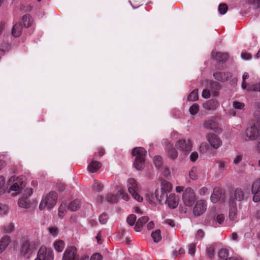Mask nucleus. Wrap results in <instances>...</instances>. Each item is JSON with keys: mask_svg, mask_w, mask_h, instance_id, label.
Returning <instances> with one entry per match:
<instances>
[{"mask_svg": "<svg viewBox=\"0 0 260 260\" xmlns=\"http://www.w3.org/2000/svg\"><path fill=\"white\" fill-rule=\"evenodd\" d=\"M213 76L216 80L220 81L226 80L229 77L228 74H225L221 72H216L214 74Z\"/></svg>", "mask_w": 260, "mask_h": 260, "instance_id": "473e14b6", "label": "nucleus"}, {"mask_svg": "<svg viewBox=\"0 0 260 260\" xmlns=\"http://www.w3.org/2000/svg\"><path fill=\"white\" fill-rule=\"evenodd\" d=\"M198 157V153L197 152H193L190 155V159L192 161L194 162L197 160Z\"/></svg>", "mask_w": 260, "mask_h": 260, "instance_id": "680f3d73", "label": "nucleus"}, {"mask_svg": "<svg viewBox=\"0 0 260 260\" xmlns=\"http://www.w3.org/2000/svg\"><path fill=\"white\" fill-rule=\"evenodd\" d=\"M145 198L147 201L151 205H156L159 203L155 193L154 194L151 192H148L145 194Z\"/></svg>", "mask_w": 260, "mask_h": 260, "instance_id": "4be33fe9", "label": "nucleus"}, {"mask_svg": "<svg viewBox=\"0 0 260 260\" xmlns=\"http://www.w3.org/2000/svg\"><path fill=\"white\" fill-rule=\"evenodd\" d=\"M203 126L204 128L208 129L214 130L217 132L216 129L217 128L216 123L213 120H208L204 123Z\"/></svg>", "mask_w": 260, "mask_h": 260, "instance_id": "cd10ccee", "label": "nucleus"}, {"mask_svg": "<svg viewBox=\"0 0 260 260\" xmlns=\"http://www.w3.org/2000/svg\"><path fill=\"white\" fill-rule=\"evenodd\" d=\"M218 167L220 170H225L228 167V164L226 161L220 160L218 161Z\"/></svg>", "mask_w": 260, "mask_h": 260, "instance_id": "8fccbe9b", "label": "nucleus"}, {"mask_svg": "<svg viewBox=\"0 0 260 260\" xmlns=\"http://www.w3.org/2000/svg\"><path fill=\"white\" fill-rule=\"evenodd\" d=\"M218 256L223 259H226L228 256V251L226 249H221L218 252Z\"/></svg>", "mask_w": 260, "mask_h": 260, "instance_id": "a18cd8bd", "label": "nucleus"}, {"mask_svg": "<svg viewBox=\"0 0 260 260\" xmlns=\"http://www.w3.org/2000/svg\"><path fill=\"white\" fill-rule=\"evenodd\" d=\"M260 190V178L255 180L252 184L251 192Z\"/></svg>", "mask_w": 260, "mask_h": 260, "instance_id": "58836bf2", "label": "nucleus"}, {"mask_svg": "<svg viewBox=\"0 0 260 260\" xmlns=\"http://www.w3.org/2000/svg\"><path fill=\"white\" fill-rule=\"evenodd\" d=\"M25 186L24 179L22 176H11L7 182L6 192L10 193L15 192L16 194L19 193Z\"/></svg>", "mask_w": 260, "mask_h": 260, "instance_id": "f257e3e1", "label": "nucleus"}, {"mask_svg": "<svg viewBox=\"0 0 260 260\" xmlns=\"http://www.w3.org/2000/svg\"><path fill=\"white\" fill-rule=\"evenodd\" d=\"M237 205H230L229 218L232 221L236 220L237 217Z\"/></svg>", "mask_w": 260, "mask_h": 260, "instance_id": "c756f323", "label": "nucleus"}, {"mask_svg": "<svg viewBox=\"0 0 260 260\" xmlns=\"http://www.w3.org/2000/svg\"><path fill=\"white\" fill-rule=\"evenodd\" d=\"M19 207L23 208H28L30 207V201L28 197H22L19 199L18 201Z\"/></svg>", "mask_w": 260, "mask_h": 260, "instance_id": "a878e982", "label": "nucleus"}, {"mask_svg": "<svg viewBox=\"0 0 260 260\" xmlns=\"http://www.w3.org/2000/svg\"><path fill=\"white\" fill-rule=\"evenodd\" d=\"M67 211V205L65 203H62L58 208V215L60 218H62Z\"/></svg>", "mask_w": 260, "mask_h": 260, "instance_id": "c9c22d12", "label": "nucleus"}, {"mask_svg": "<svg viewBox=\"0 0 260 260\" xmlns=\"http://www.w3.org/2000/svg\"><path fill=\"white\" fill-rule=\"evenodd\" d=\"M202 96L205 99H208L210 96V93L209 90L204 89L202 94Z\"/></svg>", "mask_w": 260, "mask_h": 260, "instance_id": "0e129e2a", "label": "nucleus"}, {"mask_svg": "<svg viewBox=\"0 0 260 260\" xmlns=\"http://www.w3.org/2000/svg\"><path fill=\"white\" fill-rule=\"evenodd\" d=\"M151 236L155 242H158L161 239L160 231L159 230H156L151 234Z\"/></svg>", "mask_w": 260, "mask_h": 260, "instance_id": "e433bc0d", "label": "nucleus"}, {"mask_svg": "<svg viewBox=\"0 0 260 260\" xmlns=\"http://www.w3.org/2000/svg\"><path fill=\"white\" fill-rule=\"evenodd\" d=\"M207 207V204L205 200H200L197 201L193 209V214L197 216L202 215L206 210Z\"/></svg>", "mask_w": 260, "mask_h": 260, "instance_id": "9b49d317", "label": "nucleus"}, {"mask_svg": "<svg viewBox=\"0 0 260 260\" xmlns=\"http://www.w3.org/2000/svg\"><path fill=\"white\" fill-rule=\"evenodd\" d=\"M196 200L193 190L190 187L186 188L182 194V201L186 206L191 207Z\"/></svg>", "mask_w": 260, "mask_h": 260, "instance_id": "6e6552de", "label": "nucleus"}, {"mask_svg": "<svg viewBox=\"0 0 260 260\" xmlns=\"http://www.w3.org/2000/svg\"><path fill=\"white\" fill-rule=\"evenodd\" d=\"M154 163L157 168H160L162 164V159L160 156H155L153 159Z\"/></svg>", "mask_w": 260, "mask_h": 260, "instance_id": "c03bdc74", "label": "nucleus"}, {"mask_svg": "<svg viewBox=\"0 0 260 260\" xmlns=\"http://www.w3.org/2000/svg\"><path fill=\"white\" fill-rule=\"evenodd\" d=\"M37 256L42 260H54V254L50 248L42 246L39 249Z\"/></svg>", "mask_w": 260, "mask_h": 260, "instance_id": "1a4fd4ad", "label": "nucleus"}, {"mask_svg": "<svg viewBox=\"0 0 260 260\" xmlns=\"http://www.w3.org/2000/svg\"><path fill=\"white\" fill-rule=\"evenodd\" d=\"M22 30V26L20 23L15 24L12 30V35L16 38L19 37L21 34Z\"/></svg>", "mask_w": 260, "mask_h": 260, "instance_id": "393cba45", "label": "nucleus"}, {"mask_svg": "<svg viewBox=\"0 0 260 260\" xmlns=\"http://www.w3.org/2000/svg\"><path fill=\"white\" fill-rule=\"evenodd\" d=\"M199 193L201 196H205L208 193V189L207 187H202L199 191Z\"/></svg>", "mask_w": 260, "mask_h": 260, "instance_id": "052dcab7", "label": "nucleus"}, {"mask_svg": "<svg viewBox=\"0 0 260 260\" xmlns=\"http://www.w3.org/2000/svg\"><path fill=\"white\" fill-rule=\"evenodd\" d=\"M81 202L79 200H75L70 203L69 205V208L72 211L77 210L80 207Z\"/></svg>", "mask_w": 260, "mask_h": 260, "instance_id": "f704fd0d", "label": "nucleus"}, {"mask_svg": "<svg viewBox=\"0 0 260 260\" xmlns=\"http://www.w3.org/2000/svg\"><path fill=\"white\" fill-rule=\"evenodd\" d=\"M53 247L57 252H61L64 248L65 243L62 240H56L53 243Z\"/></svg>", "mask_w": 260, "mask_h": 260, "instance_id": "bb28decb", "label": "nucleus"}, {"mask_svg": "<svg viewBox=\"0 0 260 260\" xmlns=\"http://www.w3.org/2000/svg\"><path fill=\"white\" fill-rule=\"evenodd\" d=\"M209 149V146L206 142H203L201 143L200 149L202 153H205L207 152Z\"/></svg>", "mask_w": 260, "mask_h": 260, "instance_id": "5fc2aeb1", "label": "nucleus"}, {"mask_svg": "<svg viewBox=\"0 0 260 260\" xmlns=\"http://www.w3.org/2000/svg\"><path fill=\"white\" fill-rule=\"evenodd\" d=\"M48 231L53 236H56L58 233V228L56 227H50L48 228Z\"/></svg>", "mask_w": 260, "mask_h": 260, "instance_id": "13d9d810", "label": "nucleus"}, {"mask_svg": "<svg viewBox=\"0 0 260 260\" xmlns=\"http://www.w3.org/2000/svg\"><path fill=\"white\" fill-rule=\"evenodd\" d=\"M201 170L197 167H192L188 172L189 178L192 180L198 179L199 174L201 173Z\"/></svg>", "mask_w": 260, "mask_h": 260, "instance_id": "f3484780", "label": "nucleus"}, {"mask_svg": "<svg viewBox=\"0 0 260 260\" xmlns=\"http://www.w3.org/2000/svg\"><path fill=\"white\" fill-rule=\"evenodd\" d=\"M206 138L210 145L214 149H218L222 145V141L219 137L213 134H208Z\"/></svg>", "mask_w": 260, "mask_h": 260, "instance_id": "ddd939ff", "label": "nucleus"}, {"mask_svg": "<svg viewBox=\"0 0 260 260\" xmlns=\"http://www.w3.org/2000/svg\"><path fill=\"white\" fill-rule=\"evenodd\" d=\"M241 56L242 59L245 60H249L251 58L250 54L247 53L242 52Z\"/></svg>", "mask_w": 260, "mask_h": 260, "instance_id": "338daca9", "label": "nucleus"}, {"mask_svg": "<svg viewBox=\"0 0 260 260\" xmlns=\"http://www.w3.org/2000/svg\"><path fill=\"white\" fill-rule=\"evenodd\" d=\"M101 167V164L96 160H92L89 163L87 169L90 173H94L96 172Z\"/></svg>", "mask_w": 260, "mask_h": 260, "instance_id": "6ab92c4d", "label": "nucleus"}, {"mask_svg": "<svg viewBox=\"0 0 260 260\" xmlns=\"http://www.w3.org/2000/svg\"><path fill=\"white\" fill-rule=\"evenodd\" d=\"M250 89L254 91H260V83L258 84L251 86Z\"/></svg>", "mask_w": 260, "mask_h": 260, "instance_id": "774afa93", "label": "nucleus"}, {"mask_svg": "<svg viewBox=\"0 0 260 260\" xmlns=\"http://www.w3.org/2000/svg\"><path fill=\"white\" fill-rule=\"evenodd\" d=\"M160 189L163 191H165L167 193L170 192L172 189V185L171 183L163 180L160 183Z\"/></svg>", "mask_w": 260, "mask_h": 260, "instance_id": "7c9ffc66", "label": "nucleus"}, {"mask_svg": "<svg viewBox=\"0 0 260 260\" xmlns=\"http://www.w3.org/2000/svg\"><path fill=\"white\" fill-rule=\"evenodd\" d=\"M149 220L148 216H143L138 219L136 222L135 230L137 232H140L141 231L143 224L146 223Z\"/></svg>", "mask_w": 260, "mask_h": 260, "instance_id": "412c9836", "label": "nucleus"}, {"mask_svg": "<svg viewBox=\"0 0 260 260\" xmlns=\"http://www.w3.org/2000/svg\"><path fill=\"white\" fill-rule=\"evenodd\" d=\"M127 186L129 192L135 200L142 202L143 198L139 193L141 192V187L137 181L134 178H129L127 181Z\"/></svg>", "mask_w": 260, "mask_h": 260, "instance_id": "39448f33", "label": "nucleus"}, {"mask_svg": "<svg viewBox=\"0 0 260 260\" xmlns=\"http://www.w3.org/2000/svg\"><path fill=\"white\" fill-rule=\"evenodd\" d=\"M260 121H256L252 126L247 128L243 135L245 140H255L259 139Z\"/></svg>", "mask_w": 260, "mask_h": 260, "instance_id": "423d86ee", "label": "nucleus"}, {"mask_svg": "<svg viewBox=\"0 0 260 260\" xmlns=\"http://www.w3.org/2000/svg\"><path fill=\"white\" fill-rule=\"evenodd\" d=\"M225 217L223 214H219L214 217L212 221V224L214 226H216L217 223L222 224L224 221Z\"/></svg>", "mask_w": 260, "mask_h": 260, "instance_id": "2f4dec72", "label": "nucleus"}, {"mask_svg": "<svg viewBox=\"0 0 260 260\" xmlns=\"http://www.w3.org/2000/svg\"><path fill=\"white\" fill-rule=\"evenodd\" d=\"M179 202V198L175 193H171L165 200L166 204L171 209L176 208Z\"/></svg>", "mask_w": 260, "mask_h": 260, "instance_id": "4468645a", "label": "nucleus"}, {"mask_svg": "<svg viewBox=\"0 0 260 260\" xmlns=\"http://www.w3.org/2000/svg\"><path fill=\"white\" fill-rule=\"evenodd\" d=\"M249 75L247 73H244L243 75V82L242 84V87L243 89H245L247 86V84L245 83V80L248 79Z\"/></svg>", "mask_w": 260, "mask_h": 260, "instance_id": "bf43d9fd", "label": "nucleus"}, {"mask_svg": "<svg viewBox=\"0 0 260 260\" xmlns=\"http://www.w3.org/2000/svg\"><path fill=\"white\" fill-rule=\"evenodd\" d=\"M116 193L115 194L109 193L107 195V200L110 203H116L118 201V198L121 197L122 199L128 201L129 197L127 193L124 190L123 188L121 186H116Z\"/></svg>", "mask_w": 260, "mask_h": 260, "instance_id": "0eeeda50", "label": "nucleus"}, {"mask_svg": "<svg viewBox=\"0 0 260 260\" xmlns=\"http://www.w3.org/2000/svg\"><path fill=\"white\" fill-rule=\"evenodd\" d=\"M9 211V208L7 205L0 204V216L7 215Z\"/></svg>", "mask_w": 260, "mask_h": 260, "instance_id": "a19ab883", "label": "nucleus"}, {"mask_svg": "<svg viewBox=\"0 0 260 260\" xmlns=\"http://www.w3.org/2000/svg\"><path fill=\"white\" fill-rule=\"evenodd\" d=\"M187 99L189 101H194L198 99V90H193L188 96Z\"/></svg>", "mask_w": 260, "mask_h": 260, "instance_id": "4c0bfd02", "label": "nucleus"}, {"mask_svg": "<svg viewBox=\"0 0 260 260\" xmlns=\"http://www.w3.org/2000/svg\"><path fill=\"white\" fill-rule=\"evenodd\" d=\"M136 216L134 214H131L127 217V222L130 225H133L136 222Z\"/></svg>", "mask_w": 260, "mask_h": 260, "instance_id": "3c124183", "label": "nucleus"}, {"mask_svg": "<svg viewBox=\"0 0 260 260\" xmlns=\"http://www.w3.org/2000/svg\"><path fill=\"white\" fill-rule=\"evenodd\" d=\"M155 193L156 194L159 203H161V202L165 201L168 197V193L165 192V191L161 190L160 188L156 189Z\"/></svg>", "mask_w": 260, "mask_h": 260, "instance_id": "c85d7f7f", "label": "nucleus"}, {"mask_svg": "<svg viewBox=\"0 0 260 260\" xmlns=\"http://www.w3.org/2000/svg\"><path fill=\"white\" fill-rule=\"evenodd\" d=\"M244 198V193L243 189L237 188L235 189L234 195L230 198V205H237V202H240Z\"/></svg>", "mask_w": 260, "mask_h": 260, "instance_id": "f8f14e48", "label": "nucleus"}, {"mask_svg": "<svg viewBox=\"0 0 260 260\" xmlns=\"http://www.w3.org/2000/svg\"><path fill=\"white\" fill-rule=\"evenodd\" d=\"M57 199V193L54 191H50L45 194L42 198L39 208L41 210L47 208L48 209H52L56 204Z\"/></svg>", "mask_w": 260, "mask_h": 260, "instance_id": "20e7f679", "label": "nucleus"}, {"mask_svg": "<svg viewBox=\"0 0 260 260\" xmlns=\"http://www.w3.org/2000/svg\"><path fill=\"white\" fill-rule=\"evenodd\" d=\"M77 249L74 246L68 247L63 253L62 260H76Z\"/></svg>", "mask_w": 260, "mask_h": 260, "instance_id": "2eb2a0df", "label": "nucleus"}, {"mask_svg": "<svg viewBox=\"0 0 260 260\" xmlns=\"http://www.w3.org/2000/svg\"><path fill=\"white\" fill-rule=\"evenodd\" d=\"M38 246V244L35 241H30L27 237H23L20 249L21 254L25 257L29 258Z\"/></svg>", "mask_w": 260, "mask_h": 260, "instance_id": "f03ea898", "label": "nucleus"}, {"mask_svg": "<svg viewBox=\"0 0 260 260\" xmlns=\"http://www.w3.org/2000/svg\"><path fill=\"white\" fill-rule=\"evenodd\" d=\"M199 111V106L197 104H193L189 108V112L191 115L197 114Z\"/></svg>", "mask_w": 260, "mask_h": 260, "instance_id": "49530a36", "label": "nucleus"}, {"mask_svg": "<svg viewBox=\"0 0 260 260\" xmlns=\"http://www.w3.org/2000/svg\"><path fill=\"white\" fill-rule=\"evenodd\" d=\"M132 154L136 156L134 166L137 170H141L144 167L146 151L142 147H137L133 150Z\"/></svg>", "mask_w": 260, "mask_h": 260, "instance_id": "7ed1b4c3", "label": "nucleus"}, {"mask_svg": "<svg viewBox=\"0 0 260 260\" xmlns=\"http://www.w3.org/2000/svg\"><path fill=\"white\" fill-rule=\"evenodd\" d=\"M233 106L235 109L241 110L243 109L245 106V105L243 103L234 101L233 103Z\"/></svg>", "mask_w": 260, "mask_h": 260, "instance_id": "603ef678", "label": "nucleus"}, {"mask_svg": "<svg viewBox=\"0 0 260 260\" xmlns=\"http://www.w3.org/2000/svg\"><path fill=\"white\" fill-rule=\"evenodd\" d=\"M11 242V238L8 236L3 237L0 240V253H2Z\"/></svg>", "mask_w": 260, "mask_h": 260, "instance_id": "a211bd4d", "label": "nucleus"}, {"mask_svg": "<svg viewBox=\"0 0 260 260\" xmlns=\"http://www.w3.org/2000/svg\"><path fill=\"white\" fill-rule=\"evenodd\" d=\"M109 219V217L106 213H103L99 216V221L102 224H104L107 223L108 220Z\"/></svg>", "mask_w": 260, "mask_h": 260, "instance_id": "de8ad7c7", "label": "nucleus"}, {"mask_svg": "<svg viewBox=\"0 0 260 260\" xmlns=\"http://www.w3.org/2000/svg\"><path fill=\"white\" fill-rule=\"evenodd\" d=\"M253 116L255 118L260 119V105L257 104L255 106Z\"/></svg>", "mask_w": 260, "mask_h": 260, "instance_id": "09e8293b", "label": "nucleus"}, {"mask_svg": "<svg viewBox=\"0 0 260 260\" xmlns=\"http://www.w3.org/2000/svg\"><path fill=\"white\" fill-rule=\"evenodd\" d=\"M228 10V7L225 4H221L218 7V11L221 14H224Z\"/></svg>", "mask_w": 260, "mask_h": 260, "instance_id": "864d4df0", "label": "nucleus"}, {"mask_svg": "<svg viewBox=\"0 0 260 260\" xmlns=\"http://www.w3.org/2000/svg\"><path fill=\"white\" fill-rule=\"evenodd\" d=\"M203 107L207 110H214L219 106V103L216 100H209L203 104Z\"/></svg>", "mask_w": 260, "mask_h": 260, "instance_id": "aec40b11", "label": "nucleus"}, {"mask_svg": "<svg viewBox=\"0 0 260 260\" xmlns=\"http://www.w3.org/2000/svg\"><path fill=\"white\" fill-rule=\"evenodd\" d=\"M212 56L219 62H224L228 57V54L226 53L212 52Z\"/></svg>", "mask_w": 260, "mask_h": 260, "instance_id": "b1692460", "label": "nucleus"}, {"mask_svg": "<svg viewBox=\"0 0 260 260\" xmlns=\"http://www.w3.org/2000/svg\"><path fill=\"white\" fill-rule=\"evenodd\" d=\"M103 188V185L100 182L95 181L92 185L93 190L101 191Z\"/></svg>", "mask_w": 260, "mask_h": 260, "instance_id": "79ce46f5", "label": "nucleus"}, {"mask_svg": "<svg viewBox=\"0 0 260 260\" xmlns=\"http://www.w3.org/2000/svg\"><path fill=\"white\" fill-rule=\"evenodd\" d=\"M251 192L253 194V201L254 202H258L260 201V190Z\"/></svg>", "mask_w": 260, "mask_h": 260, "instance_id": "6e6d98bb", "label": "nucleus"}, {"mask_svg": "<svg viewBox=\"0 0 260 260\" xmlns=\"http://www.w3.org/2000/svg\"><path fill=\"white\" fill-rule=\"evenodd\" d=\"M195 245L191 244L188 246V253L191 255H193L195 252Z\"/></svg>", "mask_w": 260, "mask_h": 260, "instance_id": "e2e57ef3", "label": "nucleus"}, {"mask_svg": "<svg viewBox=\"0 0 260 260\" xmlns=\"http://www.w3.org/2000/svg\"><path fill=\"white\" fill-rule=\"evenodd\" d=\"M243 159V155L238 154L234 158L233 163L235 165H238Z\"/></svg>", "mask_w": 260, "mask_h": 260, "instance_id": "4d7b16f0", "label": "nucleus"}, {"mask_svg": "<svg viewBox=\"0 0 260 260\" xmlns=\"http://www.w3.org/2000/svg\"><path fill=\"white\" fill-rule=\"evenodd\" d=\"M221 191L219 188H215L211 196V201L213 203H216L221 198Z\"/></svg>", "mask_w": 260, "mask_h": 260, "instance_id": "5701e85b", "label": "nucleus"}, {"mask_svg": "<svg viewBox=\"0 0 260 260\" xmlns=\"http://www.w3.org/2000/svg\"><path fill=\"white\" fill-rule=\"evenodd\" d=\"M22 21L25 27H29L32 23L30 16L29 15H25L23 17Z\"/></svg>", "mask_w": 260, "mask_h": 260, "instance_id": "ea45409f", "label": "nucleus"}, {"mask_svg": "<svg viewBox=\"0 0 260 260\" xmlns=\"http://www.w3.org/2000/svg\"><path fill=\"white\" fill-rule=\"evenodd\" d=\"M14 229V225L12 223H9L4 227V231L5 233H10L13 231Z\"/></svg>", "mask_w": 260, "mask_h": 260, "instance_id": "37998d69", "label": "nucleus"}, {"mask_svg": "<svg viewBox=\"0 0 260 260\" xmlns=\"http://www.w3.org/2000/svg\"><path fill=\"white\" fill-rule=\"evenodd\" d=\"M102 256L99 253L94 254L90 258V260H102Z\"/></svg>", "mask_w": 260, "mask_h": 260, "instance_id": "69168bd1", "label": "nucleus"}, {"mask_svg": "<svg viewBox=\"0 0 260 260\" xmlns=\"http://www.w3.org/2000/svg\"><path fill=\"white\" fill-rule=\"evenodd\" d=\"M165 150L167 152L169 157L172 159H175L178 156L177 151L173 147V146L169 143L166 146Z\"/></svg>", "mask_w": 260, "mask_h": 260, "instance_id": "dca6fc26", "label": "nucleus"}, {"mask_svg": "<svg viewBox=\"0 0 260 260\" xmlns=\"http://www.w3.org/2000/svg\"><path fill=\"white\" fill-rule=\"evenodd\" d=\"M175 146L178 150L184 153L189 152L192 148V143L189 139L179 140L176 142Z\"/></svg>", "mask_w": 260, "mask_h": 260, "instance_id": "9d476101", "label": "nucleus"}, {"mask_svg": "<svg viewBox=\"0 0 260 260\" xmlns=\"http://www.w3.org/2000/svg\"><path fill=\"white\" fill-rule=\"evenodd\" d=\"M7 184H5V179L3 176H0V194H2L6 192Z\"/></svg>", "mask_w": 260, "mask_h": 260, "instance_id": "72a5a7b5", "label": "nucleus"}]
</instances>
